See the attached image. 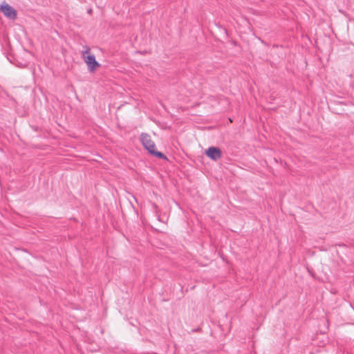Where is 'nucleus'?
<instances>
[{
	"label": "nucleus",
	"mask_w": 354,
	"mask_h": 354,
	"mask_svg": "<svg viewBox=\"0 0 354 354\" xmlns=\"http://www.w3.org/2000/svg\"><path fill=\"white\" fill-rule=\"evenodd\" d=\"M90 48L86 47V49L82 51V57L88 66L90 72H93L97 67L100 66V64L96 61L94 55L89 54Z\"/></svg>",
	"instance_id": "1"
},
{
	"label": "nucleus",
	"mask_w": 354,
	"mask_h": 354,
	"mask_svg": "<svg viewBox=\"0 0 354 354\" xmlns=\"http://www.w3.org/2000/svg\"><path fill=\"white\" fill-rule=\"evenodd\" d=\"M151 154L160 159L167 160V158L162 153L156 151L155 143L151 144L149 147L145 148Z\"/></svg>",
	"instance_id": "4"
},
{
	"label": "nucleus",
	"mask_w": 354,
	"mask_h": 354,
	"mask_svg": "<svg viewBox=\"0 0 354 354\" xmlns=\"http://www.w3.org/2000/svg\"><path fill=\"white\" fill-rule=\"evenodd\" d=\"M0 10L6 17L11 19H15L17 17L16 10L6 2H3L1 5Z\"/></svg>",
	"instance_id": "2"
},
{
	"label": "nucleus",
	"mask_w": 354,
	"mask_h": 354,
	"mask_svg": "<svg viewBox=\"0 0 354 354\" xmlns=\"http://www.w3.org/2000/svg\"><path fill=\"white\" fill-rule=\"evenodd\" d=\"M140 141L145 148H146L147 147H149L151 144L154 143L151 140V136L146 133H141Z\"/></svg>",
	"instance_id": "5"
},
{
	"label": "nucleus",
	"mask_w": 354,
	"mask_h": 354,
	"mask_svg": "<svg viewBox=\"0 0 354 354\" xmlns=\"http://www.w3.org/2000/svg\"><path fill=\"white\" fill-rule=\"evenodd\" d=\"M207 157L213 160H218L221 158V151L216 147H210L205 151Z\"/></svg>",
	"instance_id": "3"
},
{
	"label": "nucleus",
	"mask_w": 354,
	"mask_h": 354,
	"mask_svg": "<svg viewBox=\"0 0 354 354\" xmlns=\"http://www.w3.org/2000/svg\"><path fill=\"white\" fill-rule=\"evenodd\" d=\"M153 207L156 211H157L158 207L155 203H153Z\"/></svg>",
	"instance_id": "6"
}]
</instances>
